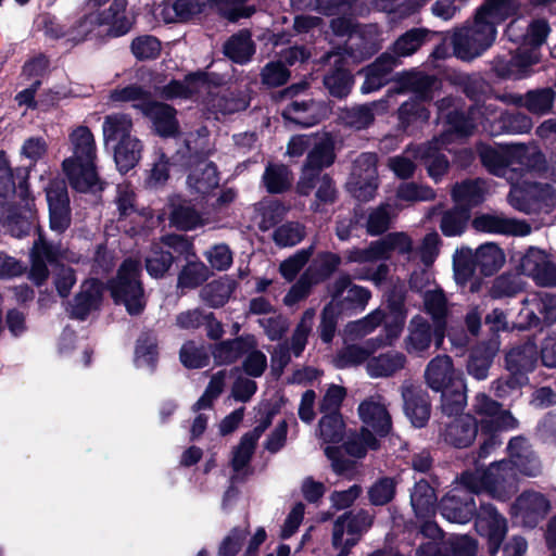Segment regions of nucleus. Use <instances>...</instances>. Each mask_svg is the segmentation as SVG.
<instances>
[{"label":"nucleus","instance_id":"nucleus-1","mask_svg":"<svg viewBox=\"0 0 556 556\" xmlns=\"http://www.w3.org/2000/svg\"><path fill=\"white\" fill-rule=\"evenodd\" d=\"M439 118L445 119L446 129L440 139L420 147V162L428 170L429 176L438 181L447 170L448 162L443 154L439 152L440 147L447 146L451 142L469 136L477 127V121L483 129L491 135H496L501 130H507V117L498 113L493 103L484 104L483 108L477 106L470 110L468 118L458 112L457 104L453 99H443L438 104Z\"/></svg>","mask_w":556,"mask_h":556},{"label":"nucleus","instance_id":"nucleus-2","mask_svg":"<svg viewBox=\"0 0 556 556\" xmlns=\"http://www.w3.org/2000/svg\"><path fill=\"white\" fill-rule=\"evenodd\" d=\"M509 459L492 464L486 470L464 476L465 482L475 491L486 490L498 500H506L517 491V470L529 477L541 472L536 455L523 438H514L508 444Z\"/></svg>","mask_w":556,"mask_h":556},{"label":"nucleus","instance_id":"nucleus-3","mask_svg":"<svg viewBox=\"0 0 556 556\" xmlns=\"http://www.w3.org/2000/svg\"><path fill=\"white\" fill-rule=\"evenodd\" d=\"M72 156L63 161V170L71 186L80 192L101 189L96 172V143L92 132L85 126L77 127L70 136Z\"/></svg>","mask_w":556,"mask_h":556},{"label":"nucleus","instance_id":"nucleus-4","mask_svg":"<svg viewBox=\"0 0 556 556\" xmlns=\"http://www.w3.org/2000/svg\"><path fill=\"white\" fill-rule=\"evenodd\" d=\"M425 381L427 386L441 392V407L447 416L460 413L466 403V383L463 372L455 369L453 361L447 355L433 357L426 366Z\"/></svg>","mask_w":556,"mask_h":556},{"label":"nucleus","instance_id":"nucleus-5","mask_svg":"<svg viewBox=\"0 0 556 556\" xmlns=\"http://www.w3.org/2000/svg\"><path fill=\"white\" fill-rule=\"evenodd\" d=\"M140 264L134 260L125 261L117 277L110 283L111 295L115 303L125 305L131 315L142 312L146 301L139 281Z\"/></svg>","mask_w":556,"mask_h":556},{"label":"nucleus","instance_id":"nucleus-6","mask_svg":"<svg viewBox=\"0 0 556 556\" xmlns=\"http://www.w3.org/2000/svg\"><path fill=\"white\" fill-rule=\"evenodd\" d=\"M482 163L495 175H505L507 165H519L521 168L540 170L544 164L543 154L535 148L525 146H511L503 153L492 148H483L480 152Z\"/></svg>","mask_w":556,"mask_h":556},{"label":"nucleus","instance_id":"nucleus-7","mask_svg":"<svg viewBox=\"0 0 556 556\" xmlns=\"http://www.w3.org/2000/svg\"><path fill=\"white\" fill-rule=\"evenodd\" d=\"M496 37V28L475 17L472 25L465 26L454 33L452 42L454 53L462 60H472L481 55Z\"/></svg>","mask_w":556,"mask_h":556},{"label":"nucleus","instance_id":"nucleus-8","mask_svg":"<svg viewBox=\"0 0 556 556\" xmlns=\"http://www.w3.org/2000/svg\"><path fill=\"white\" fill-rule=\"evenodd\" d=\"M508 200L515 208L531 213L543 206H556V191L547 184L532 182L527 178L511 186Z\"/></svg>","mask_w":556,"mask_h":556},{"label":"nucleus","instance_id":"nucleus-9","mask_svg":"<svg viewBox=\"0 0 556 556\" xmlns=\"http://www.w3.org/2000/svg\"><path fill=\"white\" fill-rule=\"evenodd\" d=\"M408 85L419 100L414 99L401 105L399 117L405 127L415 122H426L429 118V112L421 101L433 98L432 92L437 89L438 83L430 76L414 73L409 75Z\"/></svg>","mask_w":556,"mask_h":556},{"label":"nucleus","instance_id":"nucleus-10","mask_svg":"<svg viewBox=\"0 0 556 556\" xmlns=\"http://www.w3.org/2000/svg\"><path fill=\"white\" fill-rule=\"evenodd\" d=\"M548 33L549 27L545 21L538 20L531 23L525 36V43L530 46L531 49L528 50L526 47L520 48L511 58L509 68L505 75L514 78H522L526 76L528 68L539 62L536 48L545 41Z\"/></svg>","mask_w":556,"mask_h":556},{"label":"nucleus","instance_id":"nucleus-11","mask_svg":"<svg viewBox=\"0 0 556 556\" xmlns=\"http://www.w3.org/2000/svg\"><path fill=\"white\" fill-rule=\"evenodd\" d=\"M329 302L339 314L363 312L371 296L364 287L352 283L348 275L339 276L329 287Z\"/></svg>","mask_w":556,"mask_h":556},{"label":"nucleus","instance_id":"nucleus-12","mask_svg":"<svg viewBox=\"0 0 556 556\" xmlns=\"http://www.w3.org/2000/svg\"><path fill=\"white\" fill-rule=\"evenodd\" d=\"M333 161L332 139L328 135L317 136L312 144V150L307 155L301 179L298 184L299 192L307 195L313 190L317 174H319L324 167L330 166Z\"/></svg>","mask_w":556,"mask_h":556},{"label":"nucleus","instance_id":"nucleus-13","mask_svg":"<svg viewBox=\"0 0 556 556\" xmlns=\"http://www.w3.org/2000/svg\"><path fill=\"white\" fill-rule=\"evenodd\" d=\"M372 523V518L366 511H358L353 515L351 513L340 516L332 531V544L336 548L341 549L340 556H345L349 549L354 546Z\"/></svg>","mask_w":556,"mask_h":556},{"label":"nucleus","instance_id":"nucleus-14","mask_svg":"<svg viewBox=\"0 0 556 556\" xmlns=\"http://www.w3.org/2000/svg\"><path fill=\"white\" fill-rule=\"evenodd\" d=\"M377 159L372 153H363L354 162L348 187L361 201L370 200L377 189Z\"/></svg>","mask_w":556,"mask_h":556},{"label":"nucleus","instance_id":"nucleus-15","mask_svg":"<svg viewBox=\"0 0 556 556\" xmlns=\"http://www.w3.org/2000/svg\"><path fill=\"white\" fill-rule=\"evenodd\" d=\"M549 510L551 502L544 494L525 491L513 503L510 515L521 526L533 528Z\"/></svg>","mask_w":556,"mask_h":556},{"label":"nucleus","instance_id":"nucleus-16","mask_svg":"<svg viewBox=\"0 0 556 556\" xmlns=\"http://www.w3.org/2000/svg\"><path fill=\"white\" fill-rule=\"evenodd\" d=\"M465 472L463 476L467 475ZM463 484L465 489H454L451 493L444 496L440 504V509L442 516L451 521L456 523H467L471 520L475 511H476V503L471 493H480V491H475L470 488L466 482L464 477H462ZM483 492V490H481ZM484 492L488 493L486 490Z\"/></svg>","mask_w":556,"mask_h":556},{"label":"nucleus","instance_id":"nucleus-17","mask_svg":"<svg viewBox=\"0 0 556 556\" xmlns=\"http://www.w3.org/2000/svg\"><path fill=\"white\" fill-rule=\"evenodd\" d=\"M433 336L437 348H440L444 338L441 325L437 324L432 333L429 323L421 316H415L408 324L404 349L410 355L424 356L431 345Z\"/></svg>","mask_w":556,"mask_h":556},{"label":"nucleus","instance_id":"nucleus-18","mask_svg":"<svg viewBox=\"0 0 556 556\" xmlns=\"http://www.w3.org/2000/svg\"><path fill=\"white\" fill-rule=\"evenodd\" d=\"M519 318L523 327H535L541 321H556V294L540 293L527 298Z\"/></svg>","mask_w":556,"mask_h":556},{"label":"nucleus","instance_id":"nucleus-19","mask_svg":"<svg viewBox=\"0 0 556 556\" xmlns=\"http://www.w3.org/2000/svg\"><path fill=\"white\" fill-rule=\"evenodd\" d=\"M358 416L363 422L362 429L371 432L378 439L389 433L391 417L380 396H371L358 406Z\"/></svg>","mask_w":556,"mask_h":556},{"label":"nucleus","instance_id":"nucleus-20","mask_svg":"<svg viewBox=\"0 0 556 556\" xmlns=\"http://www.w3.org/2000/svg\"><path fill=\"white\" fill-rule=\"evenodd\" d=\"M476 529L488 538L490 552L495 554L507 532V521L492 505H481L476 519Z\"/></svg>","mask_w":556,"mask_h":556},{"label":"nucleus","instance_id":"nucleus-21","mask_svg":"<svg viewBox=\"0 0 556 556\" xmlns=\"http://www.w3.org/2000/svg\"><path fill=\"white\" fill-rule=\"evenodd\" d=\"M50 228L59 233L65 231L71 224L70 200L66 187L54 181L47 188Z\"/></svg>","mask_w":556,"mask_h":556},{"label":"nucleus","instance_id":"nucleus-22","mask_svg":"<svg viewBox=\"0 0 556 556\" xmlns=\"http://www.w3.org/2000/svg\"><path fill=\"white\" fill-rule=\"evenodd\" d=\"M344 435V424L340 414H326L321 417L318 425L317 437L326 444L324 451L326 456L332 462L334 471L342 473L344 466L338 459L339 451L329 444L339 443Z\"/></svg>","mask_w":556,"mask_h":556},{"label":"nucleus","instance_id":"nucleus-23","mask_svg":"<svg viewBox=\"0 0 556 556\" xmlns=\"http://www.w3.org/2000/svg\"><path fill=\"white\" fill-rule=\"evenodd\" d=\"M525 275L532 277L539 285L556 286V266L547 254L536 248H530L520 262Z\"/></svg>","mask_w":556,"mask_h":556},{"label":"nucleus","instance_id":"nucleus-24","mask_svg":"<svg viewBox=\"0 0 556 556\" xmlns=\"http://www.w3.org/2000/svg\"><path fill=\"white\" fill-rule=\"evenodd\" d=\"M135 109L148 117L156 134L163 137H170L178 131L176 111L167 104L160 102L136 103Z\"/></svg>","mask_w":556,"mask_h":556},{"label":"nucleus","instance_id":"nucleus-25","mask_svg":"<svg viewBox=\"0 0 556 556\" xmlns=\"http://www.w3.org/2000/svg\"><path fill=\"white\" fill-rule=\"evenodd\" d=\"M472 226L478 231L501 235L527 236L531 231L526 223L498 214L479 215L472 220Z\"/></svg>","mask_w":556,"mask_h":556},{"label":"nucleus","instance_id":"nucleus-26","mask_svg":"<svg viewBox=\"0 0 556 556\" xmlns=\"http://www.w3.org/2000/svg\"><path fill=\"white\" fill-rule=\"evenodd\" d=\"M100 15L105 34L113 37L127 34L135 23V15L127 10L126 0H114L106 11L100 12Z\"/></svg>","mask_w":556,"mask_h":556},{"label":"nucleus","instance_id":"nucleus-27","mask_svg":"<svg viewBox=\"0 0 556 556\" xmlns=\"http://www.w3.org/2000/svg\"><path fill=\"white\" fill-rule=\"evenodd\" d=\"M273 412H267L258 421V425L245 433L232 454V468L239 472L247 467L254 452L255 445L264 431L269 427L273 419Z\"/></svg>","mask_w":556,"mask_h":556},{"label":"nucleus","instance_id":"nucleus-28","mask_svg":"<svg viewBox=\"0 0 556 556\" xmlns=\"http://www.w3.org/2000/svg\"><path fill=\"white\" fill-rule=\"evenodd\" d=\"M206 75L202 72L188 75L184 81L172 80L160 91L161 97L167 100L188 99L208 90Z\"/></svg>","mask_w":556,"mask_h":556},{"label":"nucleus","instance_id":"nucleus-29","mask_svg":"<svg viewBox=\"0 0 556 556\" xmlns=\"http://www.w3.org/2000/svg\"><path fill=\"white\" fill-rule=\"evenodd\" d=\"M101 298V283L96 279L86 280L74 299L71 311L72 315L78 319H85L92 311L99 307Z\"/></svg>","mask_w":556,"mask_h":556},{"label":"nucleus","instance_id":"nucleus-30","mask_svg":"<svg viewBox=\"0 0 556 556\" xmlns=\"http://www.w3.org/2000/svg\"><path fill=\"white\" fill-rule=\"evenodd\" d=\"M397 60L391 54H382L374 64L363 72L365 81L361 87L363 93H370L380 89L388 81V76L396 66Z\"/></svg>","mask_w":556,"mask_h":556},{"label":"nucleus","instance_id":"nucleus-31","mask_svg":"<svg viewBox=\"0 0 556 556\" xmlns=\"http://www.w3.org/2000/svg\"><path fill=\"white\" fill-rule=\"evenodd\" d=\"M406 357L397 351L374 356L366 363V371L371 378H386L395 375L405 367Z\"/></svg>","mask_w":556,"mask_h":556},{"label":"nucleus","instance_id":"nucleus-32","mask_svg":"<svg viewBox=\"0 0 556 556\" xmlns=\"http://www.w3.org/2000/svg\"><path fill=\"white\" fill-rule=\"evenodd\" d=\"M326 109L323 104L311 102H292L285 109L282 115L286 119L291 121L304 127H311L317 124L325 115Z\"/></svg>","mask_w":556,"mask_h":556},{"label":"nucleus","instance_id":"nucleus-33","mask_svg":"<svg viewBox=\"0 0 556 556\" xmlns=\"http://www.w3.org/2000/svg\"><path fill=\"white\" fill-rule=\"evenodd\" d=\"M30 256V279L35 283L41 285L48 278L49 271L47 264L56 260L58 251L40 237L39 240L34 244Z\"/></svg>","mask_w":556,"mask_h":556},{"label":"nucleus","instance_id":"nucleus-34","mask_svg":"<svg viewBox=\"0 0 556 556\" xmlns=\"http://www.w3.org/2000/svg\"><path fill=\"white\" fill-rule=\"evenodd\" d=\"M377 340L369 339L363 344H350L344 346L334 357L333 363L338 368L354 367L367 363L369 356L379 349Z\"/></svg>","mask_w":556,"mask_h":556},{"label":"nucleus","instance_id":"nucleus-35","mask_svg":"<svg viewBox=\"0 0 556 556\" xmlns=\"http://www.w3.org/2000/svg\"><path fill=\"white\" fill-rule=\"evenodd\" d=\"M218 175L213 163L200 161L188 176L187 184L191 191L205 194L218 186Z\"/></svg>","mask_w":556,"mask_h":556},{"label":"nucleus","instance_id":"nucleus-36","mask_svg":"<svg viewBox=\"0 0 556 556\" xmlns=\"http://www.w3.org/2000/svg\"><path fill=\"white\" fill-rule=\"evenodd\" d=\"M114 161L121 173L134 168L141 159L142 143L137 137H126L112 144Z\"/></svg>","mask_w":556,"mask_h":556},{"label":"nucleus","instance_id":"nucleus-37","mask_svg":"<svg viewBox=\"0 0 556 556\" xmlns=\"http://www.w3.org/2000/svg\"><path fill=\"white\" fill-rule=\"evenodd\" d=\"M478 431L477 425L470 416H463L453 420L444 431L445 442L456 446L466 447L476 438Z\"/></svg>","mask_w":556,"mask_h":556},{"label":"nucleus","instance_id":"nucleus-38","mask_svg":"<svg viewBox=\"0 0 556 556\" xmlns=\"http://www.w3.org/2000/svg\"><path fill=\"white\" fill-rule=\"evenodd\" d=\"M405 414L415 427H424L430 417L428 395L422 392L405 390L403 392Z\"/></svg>","mask_w":556,"mask_h":556},{"label":"nucleus","instance_id":"nucleus-39","mask_svg":"<svg viewBox=\"0 0 556 556\" xmlns=\"http://www.w3.org/2000/svg\"><path fill=\"white\" fill-rule=\"evenodd\" d=\"M105 28L101 24L99 11L91 12L79 18L68 30V41L79 43L91 37H102Z\"/></svg>","mask_w":556,"mask_h":556},{"label":"nucleus","instance_id":"nucleus-40","mask_svg":"<svg viewBox=\"0 0 556 556\" xmlns=\"http://www.w3.org/2000/svg\"><path fill=\"white\" fill-rule=\"evenodd\" d=\"M132 121L126 114L115 113L104 117L102 131L106 146L114 144L131 135Z\"/></svg>","mask_w":556,"mask_h":556},{"label":"nucleus","instance_id":"nucleus-41","mask_svg":"<svg viewBox=\"0 0 556 556\" xmlns=\"http://www.w3.org/2000/svg\"><path fill=\"white\" fill-rule=\"evenodd\" d=\"M476 266L484 276H491L505 264L503 250L495 243H485L475 251Z\"/></svg>","mask_w":556,"mask_h":556},{"label":"nucleus","instance_id":"nucleus-42","mask_svg":"<svg viewBox=\"0 0 556 556\" xmlns=\"http://www.w3.org/2000/svg\"><path fill=\"white\" fill-rule=\"evenodd\" d=\"M388 109L386 101H377L367 105L352 108L343 114L344 123L355 129L368 127L375 119V115L386 112Z\"/></svg>","mask_w":556,"mask_h":556},{"label":"nucleus","instance_id":"nucleus-43","mask_svg":"<svg viewBox=\"0 0 556 556\" xmlns=\"http://www.w3.org/2000/svg\"><path fill=\"white\" fill-rule=\"evenodd\" d=\"M518 5L516 0H486L485 4L478 11L476 17L485 24L496 25L513 15Z\"/></svg>","mask_w":556,"mask_h":556},{"label":"nucleus","instance_id":"nucleus-44","mask_svg":"<svg viewBox=\"0 0 556 556\" xmlns=\"http://www.w3.org/2000/svg\"><path fill=\"white\" fill-rule=\"evenodd\" d=\"M170 223L179 229L191 230L203 224L201 216L180 198L170 200Z\"/></svg>","mask_w":556,"mask_h":556},{"label":"nucleus","instance_id":"nucleus-45","mask_svg":"<svg viewBox=\"0 0 556 556\" xmlns=\"http://www.w3.org/2000/svg\"><path fill=\"white\" fill-rule=\"evenodd\" d=\"M257 343L253 336L238 338L232 341L222 342L215 346L213 351L214 358L217 363H231L236 361L242 353L249 352L250 349L256 348Z\"/></svg>","mask_w":556,"mask_h":556},{"label":"nucleus","instance_id":"nucleus-46","mask_svg":"<svg viewBox=\"0 0 556 556\" xmlns=\"http://www.w3.org/2000/svg\"><path fill=\"white\" fill-rule=\"evenodd\" d=\"M386 314L381 309H375L365 317L349 323L344 328L346 340H358L372 333L384 320Z\"/></svg>","mask_w":556,"mask_h":556},{"label":"nucleus","instance_id":"nucleus-47","mask_svg":"<svg viewBox=\"0 0 556 556\" xmlns=\"http://www.w3.org/2000/svg\"><path fill=\"white\" fill-rule=\"evenodd\" d=\"M484 188L480 181H465L453 188L452 195L456 206L467 212L470 207L479 204L483 200Z\"/></svg>","mask_w":556,"mask_h":556},{"label":"nucleus","instance_id":"nucleus-48","mask_svg":"<svg viewBox=\"0 0 556 556\" xmlns=\"http://www.w3.org/2000/svg\"><path fill=\"white\" fill-rule=\"evenodd\" d=\"M535 348L533 344H526L521 348L511 349L506 356V366L510 374H523L532 370L535 364Z\"/></svg>","mask_w":556,"mask_h":556},{"label":"nucleus","instance_id":"nucleus-49","mask_svg":"<svg viewBox=\"0 0 556 556\" xmlns=\"http://www.w3.org/2000/svg\"><path fill=\"white\" fill-rule=\"evenodd\" d=\"M435 494L433 489L426 482L419 481L415 484L410 495V503L420 518H427L434 513Z\"/></svg>","mask_w":556,"mask_h":556},{"label":"nucleus","instance_id":"nucleus-50","mask_svg":"<svg viewBox=\"0 0 556 556\" xmlns=\"http://www.w3.org/2000/svg\"><path fill=\"white\" fill-rule=\"evenodd\" d=\"M225 54L237 63L248 62L254 53V47L248 33L232 36L225 45Z\"/></svg>","mask_w":556,"mask_h":556},{"label":"nucleus","instance_id":"nucleus-51","mask_svg":"<svg viewBox=\"0 0 556 556\" xmlns=\"http://www.w3.org/2000/svg\"><path fill=\"white\" fill-rule=\"evenodd\" d=\"M172 263V253L164 250L163 241L154 243L146 258L147 271L152 277H162L169 269Z\"/></svg>","mask_w":556,"mask_h":556},{"label":"nucleus","instance_id":"nucleus-52","mask_svg":"<svg viewBox=\"0 0 556 556\" xmlns=\"http://www.w3.org/2000/svg\"><path fill=\"white\" fill-rule=\"evenodd\" d=\"M415 161H420V147L408 148L403 154L391 157L389 167L399 178L410 177L416 168Z\"/></svg>","mask_w":556,"mask_h":556},{"label":"nucleus","instance_id":"nucleus-53","mask_svg":"<svg viewBox=\"0 0 556 556\" xmlns=\"http://www.w3.org/2000/svg\"><path fill=\"white\" fill-rule=\"evenodd\" d=\"M341 264V257L334 253L326 252L318 254L306 270H312L313 282H320L327 279Z\"/></svg>","mask_w":556,"mask_h":556},{"label":"nucleus","instance_id":"nucleus-54","mask_svg":"<svg viewBox=\"0 0 556 556\" xmlns=\"http://www.w3.org/2000/svg\"><path fill=\"white\" fill-rule=\"evenodd\" d=\"M314 317V309L305 311L300 323L295 327L291 338L290 346H288L294 356H300L305 349L307 338L313 328Z\"/></svg>","mask_w":556,"mask_h":556},{"label":"nucleus","instance_id":"nucleus-55","mask_svg":"<svg viewBox=\"0 0 556 556\" xmlns=\"http://www.w3.org/2000/svg\"><path fill=\"white\" fill-rule=\"evenodd\" d=\"M207 278L208 269L206 266L202 262L191 258L179 274L178 286L180 288L193 289Z\"/></svg>","mask_w":556,"mask_h":556},{"label":"nucleus","instance_id":"nucleus-56","mask_svg":"<svg viewBox=\"0 0 556 556\" xmlns=\"http://www.w3.org/2000/svg\"><path fill=\"white\" fill-rule=\"evenodd\" d=\"M379 439L372 432L361 429L358 434L352 435L345 442V451L353 457H364L369 450H377Z\"/></svg>","mask_w":556,"mask_h":556},{"label":"nucleus","instance_id":"nucleus-57","mask_svg":"<svg viewBox=\"0 0 556 556\" xmlns=\"http://www.w3.org/2000/svg\"><path fill=\"white\" fill-rule=\"evenodd\" d=\"M454 274L457 282L464 283L473 273L476 266L475 252L463 247L453 256Z\"/></svg>","mask_w":556,"mask_h":556},{"label":"nucleus","instance_id":"nucleus-58","mask_svg":"<svg viewBox=\"0 0 556 556\" xmlns=\"http://www.w3.org/2000/svg\"><path fill=\"white\" fill-rule=\"evenodd\" d=\"M501 408V405L497 402L493 401L485 393L477 394L475 399L473 409L475 413L480 417L479 425L481 431L484 432L486 429H489L492 419H494L497 416V413H500Z\"/></svg>","mask_w":556,"mask_h":556},{"label":"nucleus","instance_id":"nucleus-59","mask_svg":"<svg viewBox=\"0 0 556 556\" xmlns=\"http://www.w3.org/2000/svg\"><path fill=\"white\" fill-rule=\"evenodd\" d=\"M428 30L414 28L401 36L394 43V53L399 56H407L416 52L425 42Z\"/></svg>","mask_w":556,"mask_h":556},{"label":"nucleus","instance_id":"nucleus-60","mask_svg":"<svg viewBox=\"0 0 556 556\" xmlns=\"http://www.w3.org/2000/svg\"><path fill=\"white\" fill-rule=\"evenodd\" d=\"M156 341L152 334L141 336L136 345L135 363L138 367H153L156 362Z\"/></svg>","mask_w":556,"mask_h":556},{"label":"nucleus","instance_id":"nucleus-61","mask_svg":"<svg viewBox=\"0 0 556 556\" xmlns=\"http://www.w3.org/2000/svg\"><path fill=\"white\" fill-rule=\"evenodd\" d=\"M382 258H389L392 252L400 254L412 251V240L404 232H393L377 241Z\"/></svg>","mask_w":556,"mask_h":556},{"label":"nucleus","instance_id":"nucleus-62","mask_svg":"<svg viewBox=\"0 0 556 556\" xmlns=\"http://www.w3.org/2000/svg\"><path fill=\"white\" fill-rule=\"evenodd\" d=\"M179 357L182 365L187 368H201L208 363L205 346L193 341L186 342L181 346Z\"/></svg>","mask_w":556,"mask_h":556},{"label":"nucleus","instance_id":"nucleus-63","mask_svg":"<svg viewBox=\"0 0 556 556\" xmlns=\"http://www.w3.org/2000/svg\"><path fill=\"white\" fill-rule=\"evenodd\" d=\"M305 237V229L299 223H287L278 227L273 235L275 243L287 248L300 243Z\"/></svg>","mask_w":556,"mask_h":556},{"label":"nucleus","instance_id":"nucleus-64","mask_svg":"<svg viewBox=\"0 0 556 556\" xmlns=\"http://www.w3.org/2000/svg\"><path fill=\"white\" fill-rule=\"evenodd\" d=\"M468 212L455 205V208L446 212L441 220V230L447 237L460 235L468 220Z\"/></svg>","mask_w":556,"mask_h":556}]
</instances>
